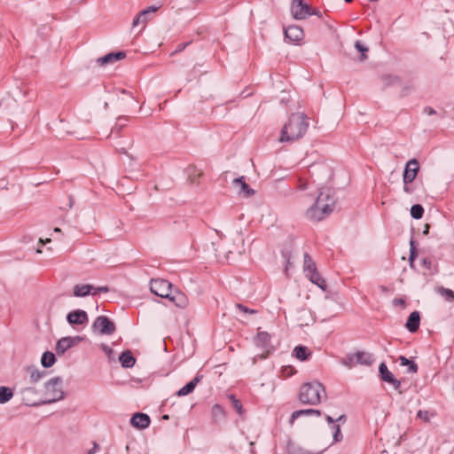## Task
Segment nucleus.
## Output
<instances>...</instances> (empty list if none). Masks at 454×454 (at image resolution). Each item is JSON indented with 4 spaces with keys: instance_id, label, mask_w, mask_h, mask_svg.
<instances>
[{
    "instance_id": "nucleus-1",
    "label": "nucleus",
    "mask_w": 454,
    "mask_h": 454,
    "mask_svg": "<svg viewBox=\"0 0 454 454\" xmlns=\"http://www.w3.org/2000/svg\"><path fill=\"white\" fill-rule=\"evenodd\" d=\"M309 121L303 113L293 114L284 124L278 141L280 143H293L301 138L307 132Z\"/></svg>"
},
{
    "instance_id": "nucleus-2",
    "label": "nucleus",
    "mask_w": 454,
    "mask_h": 454,
    "mask_svg": "<svg viewBox=\"0 0 454 454\" xmlns=\"http://www.w3.org/2000/svg\"><path fill=\"white\" fill-rule=\"evenodd\" d=\"M335 198L330 190H321L314 205L308 208L307 217L313 221H321L333 212Z\"/></svg>"
},
{
    "instance_id": "nucleus-3",
    "label": "nucleus",
    "mask_w": 454,
    "mask_h": 454,
    "mask_svg": "<svg viewBox=\"0 0 454 454\" xmlns=\"http://www.w3.org/2000/svg\"><path fill=\"white\" fill-rule=\"evenodd\" d=\"M298 396L299 401L303 404L317 405L326 398V392L321 382L314 380L302 384Z\"/></svg>"
},
{
    "instance_id": "nucleus-4",
    "label": "nucleus",
    "mask_w": 454,
    "mask_h": 454,
    "mask_svg": "<svg viewBox=\"0 0 454 454\" xmlns=\"http://www.w3.org/2000/svg\"><path fill=\"white\" fill-rule=\"evenodd\" d=\"M65 393L62 389V380L55 377L44 384L43 394L42 395V404H49L62 400Z\"/></svg>"
},
{
    "instance_id": "nucleus-5",
    "label": "nucleus",
    "mask_w": 454,
    "mask_h": 454,
    "mask_svg": "<svg viewBox=\"0 0 454 454\" xmlns=\"http://www.w3.org/2000/svg\"><path fill=\"white\" fill-rule=\"evenodd\" d=\"M303 270L305 276L309 278L313 284L317 286L323 291L326 290L327 285L325 280L321 277L317 270L315 262L307 253L304 254Z\"/></svg>"
},
{
    "instance_id": "nucleus-6",
    "label": "nucleus",
    "mask_w": 454,
    "mask_h": 454,
    "mask_svg": "<svg viewBox=\"0 0 454 454\" xmlns=\"http://www.w3.org/2000/svg\"><path fill=\"white\" fill-rule=\"evenodd\" d=\"M172 284L166 279L157 278L152 279L150 283V290L155 295L168 299L173 292Z\"/></svg>"
},
{
    "instance_id": "nucleus-7",
    "label": "nucleus",
    "mask_w": 454,
    "mask_h": 454,
    "mask_svg": "<svg viewBox=\"0 0 454 454\" xmlns=\"http://www.w3.org/2000/svg\"><path fill=\"white\" fill-rule=\"evenodd\" d=\"M108 291L109 288L106 286L96 287L90 284L75 285L73 289L75 297H85L90 294L96 295L98 293H107Z\"/></svg>"
},
{
    "instance_id": "nucleus-8",
    "label": "nucleus",
    "mask_w": 454,
    "mask_h": 454,
    "mask_svg": "<svg viewBox=\"0 0 454 454\" xmlns=\"http://www.w3.org/2000/svg\"><path fill=\"white\" fill-rule=\"evenodd\" d=\"M22 402L27 406L42 405L39 392L34 387H24L20 389Z\"/></svg>"
},
{
    "instance_id": "nucleus-9",
    "label": "nucleus",
    "mask_w": 454,
    "mask_h": 454,
    "mask_svg": "<svg viewBox=\"0 0 454 454\" xmlns=\"http://www.w3.org/2000/svg\"><path fill=\"white\" fill-rule=\"evenodd\" d=\"M92 328L102 335H111L115 331L114 324L106 316L98 317L92 325Z\"/></svg>"
},
{
    "instance_id": "nucleus-10",
    "label": "nucleus",
    "mask_w": 454,
    "mask_h": 454,
    "mask_svg": "<svg viewBox=\"0 0 454 454\" xmlns=\"http://www.w3.org/2000/svg\"><path fill=\"white\" fill-rule=\"evenodd\" d=\"M291 12L295 20H304L316 12H310V7L303 0H293Z\"/></svg>"
},
{
    "instance_id": "nucleus-11",
    "label": "nucleus",
    "mask_w": 454,
    "mask_h": 454,
    "mask_svg": "<svg viewBox=\"0 0 454 454\" xmlns=\"http://www.w3.org/2000/svg\"><path fill=\"white\" fill-rule=\"evenodd\" d=\"M419 171V163L418 160L411 159L407 161L404 172L403 175V182L406 184H411L416 178L418 173Z\"/></svg>"
},
{
    "instance_id": "nucleus-12",
    "label": "nucleus",
    "mask_w": 454,
    "mask_h": 454,
    "mask_svg": "<svg viewBox=\"0 0 454 454\" xmlns=\"http://www.w3.org/2000/svg\"><path fill=\"white\" fill-rule=\"evenodd\" d=\"M81 337H64L60 339L56 345V352L58 355H64L67 350L75 346L80 340Z\"/></svg>"
},
{
    "instance_id": "nucleus-13",
    "label": "nucleus",
    "mask_w": 454,
    "mask_h": 454,
    "mask_svg": "<svg viewBox=\"0 0 454 454\" xmlns=\"http://www.w3.org/2000/svg\"><path fill=\"white\" fill-rule=\"evenodd\" d=\"M285 36L291 43H297L303 39L304 33L301 27L296 25L288 26L285 28Z\"/></svg>"
},
{
    "instance_id": "nucleus-14",
    "label": "nucleus",
    "mask_w": 454,
    "mask_h": 454,
    "mask_svg": "<svg viewBox=\"0 0 454 454\" xmlns=\"http://www.w3.org/2000/svg\"><path fill=\"white\" fill-rule=\"evenodd\" d=\"M348 360H350V364L363 365H370L373 361L372 354L364 351H359L355 354L349 355Z\"/></svg>"
},
{
    "instance_id": "nucleus-15",
    "label": "nucleus",
    "mask_w": 454,
    "mask_h": 454,
    "mask_svg": "<svg viewBox=\"0 0 454 454\" xmlns=\"http://www.w3.org/2000/svg\"><path fill=\"white\" fill-rule=\"evenodd\" d=\"M158 9L159 7L153 5L140 12L138 16L133 20L132 27L143 25V27H145L146 23L150 20V16L155 13L158 11Z\"/></svg>"
},
{
    "instance_id": "nucleus-16",
    "label": "nucleus",
    "mask_w": 454,
    "mask_h": 454,
    "mask_svg": "<svg viewBox=\"0 0 454 454\" xmlns=\"http://www.w3.org/2000/svg\"><path fill=\"white\" fill-rule=\"evenodd\" d=\"M67 320L70 325H84L88 322V314L82 309L71 311L67 316Z\"/></svg>"
},
{
    "instance_id": "nucleus-17",
    "label": "nucleus",
    "mask_w": 454,
    "mask_h": 454,
    "mask_svg": "<svg viewBox=\"0 0 454 454\" xmlns=\"http://www.w3.org/2000/svg\"><path fill=\"white\" fill-rule=\"evenodd\" d=\"M379 372L380 373L381 379L384 381L392 384L395 390H399L401 387V382L394 377L393 373L390 371H388L387 365L384 363H381L380 364Z\"/></svg>"
},
{
    "instance_id": "nucleus-18",
    "label": "nucleus",
    "mask_w": 454,
    "mask_h": 454,
    "mask_svg": "<svg viewBox=\"0 0 454 454\" xmlns=\"http://www.w3.org/2000/svg\"><path fill=\"white\" fill-rule=\"evenodd\" d=\"M125 57L126 53L124 51L110 52L103 57L98 58L97 59V63L99 66L112 65L119 60L123 59Z\"/></svg>"
},
{
    "instance_id": "nucleus-19",
    "label": "nucleus",
    "mask_w": 454,
    "mask_h": 454,
    "mask_svg": "<svg viewBox=\"0 0 454 454\" xmlns=\"http://www.w3.org/2000/svg\"><path fill=\"white\" fill-rule=\"evenodd\" d=\"M151 419L147 414L137 412L130 419L132 427L138 429L147 428L150 425Z\"/></svg>"
},
{
    "instance_id": "nucleus-20",
    "label": "nucleus",
    "mask_w": 454,
    "mask_h": 454,
    "mask_svg": "<svg viewBox=\"0 0 454 454\" xmlns=\"http://www.w3.org/2000/svg\"><path fill=\"white\" fill-rule=\"evenodd\" d=\"M254 343L257 347L265 349L267 352L270 351V335L267 332H259L254 338Z\"/></svg>"
},
{
    "instance_id": "nucleus-21",
    "label": "nucleus",
    "mask_w": 454,
    "mask_h": 454,
    "mask_svg": "<svg viewBox=\"0 0 454 454\" xmlns=\"http://www.w3.org/2000/svg\"><path fill=\"white\" fill-rule=\"evenodd\" d=\"M168 299L169 301H171L172 302H174L176 304V306H177L179 308L184 309L188 306L187 296L184 293H182L178 290L172 292Z\"/></svg>"
},
{
    "instance_id": "nucleus-22",
    "label": "nucleus",
    "mask_w": 454,
    "mask_h": 454,
    "mask_svg": "<svg viewBox=\"0 0 454 454\" xmlns=\"http://www.w3.org/2000/svg\"><path fill=\"white\" fill-rule=\"evenodd\" d=\"M420 317L418 311H413L410 314L405 324L406 328L411 333H415L419 327Z\"/></svg>"
},
{
    "instance_id": "nucleus-23",
    "label": "nucleus",
    "mask_w": 454,
    "mask_h": 454,
    "mask_svg": "<svg viewBox=\"0 0 454 454\" xmlns=\"http://www.w3.org/2000/svg\"><path fill=\"white\" fill-rule=\"evenodd\" d=\"M202 376L197 375L192 379L190 382H188L185 386H184L182 388H180L177 392L178 396H184L189 394H191L194 388L196 387L197 384L201 380Z\"/></svg>"
},
{
    "instance_id": "nucleus-24",
    "label": "nucleus",
    "mask_w": 454,
    "mask_h": 454,
    "mask_svg": "<svg viewBox=\"0 0 454 454\" xmlns=\"http://www.w3.org/2000/svg\"><path fill=\"white\" fill-rule=\"evenodd\" d=\"M233 184L239 187V193L249 197L254 193V191L244 181V176L233 180Z\"/></svg>"
},
{
    "instance_id": "nucleus-25",
    "label": "nucleus",
    "mask_w": 454,
    "mask_h": 454,
    "mask_svg": "<svg viewBox=\"0 0 454 454\" xmlns=\"http://www.w3.org/2000/svg\"><path fill=\"white\" fill-rule=\"evenodd\" d=\"M121 366L124 368H131L136 363V359L129 350L124 351L119 357Z\"/></svg>"
},
{
    "instance_id": "nucleus-26",
    "label": "nucleus",
    "mask_w": 454,
    "mask_h": 454,
    "mask_svg": "<svg viewBox=\"0 0 454 454\" xmlns=\"http://www.w3.org/2000/svg\"><path fill=\"white\" fill-rule=\"evenodd\" d=\"M293 352L294 356L300 361H306L311 356L310 350L305 346H296Z\"/></svg>"
},
{
    "instance_id": "nucleus-27",
    "label": "nucleus",
    "mask_w": 454,
    "mask_h": 454,
    "mask_svg": "<svg viewBox=\"0 0 454 454\" xmlns=\"http://www.w3.org/2000/svg\"><path fill=\"white\" fill-rule=\"evenodd\" d=\"M311 414H315L317 417H319L321 415V411L319 410H315V409H304V410L295 411L291 415L290 424L292 425L294 422V420L297 419L298 418H300L301 416L311 415Z\"/></svg>"
},
{
    "instance_id": "nucleus-28",
    "label": "nucleus",
    "mask_w": 454,
    "mask_h": 454,
    "mask_svg": "<svg viewBox=\"0 0 454 454\" xmlns=\"http://www.w3.org/2000/svg\"><path fill=\"white\" fill-rule=\"evenodd\" d=\"M13 390L5 386H0V404H4L12 399Z\"/></svg>"
},
{
    "instance_id": "nucleus-29",
    "label": "nucleus",
    "mask_w": 454,
    "mask_h": 454,
    "mask_svg": "<svg viewBox=\"0 0 454 454\" xmlns=\"http://www.w3.org/2000/svg\"><path fill=\"white\" fill-rule=\"evenodd\" d=\"M326 449L327 447L320 451H310L302 446L294 444L289 447V451L291 454H322Z\"/></svg>"
},
{
    "instance_id": "nucleus-30",
    "label": "nucleus",
    "mask_w": 454,
    "mask_h": 454,
    "mask_svg": "<svg viewBox=\"0 0 454 454\" xmlns=\"http://www.w3.org/2000/svg\"><path fill=\"white\" fill-rule=\"evenodd\" d=\"M56 361L55 355L52 352L46 351L43 354L41 364L44 368H50Z\"/></svg>"
},
{
    "instance_id": "nucleus-31",
    "label": "nucleus",
    "mask_w": 454,
    "mask_h": 454,
    "mask_svg": "<svg viewBox=\"0 0 454 454\" xmlns=\"http://www.w3.org/2000/svg\"><path fill=\"white\" fill-rule=\"evenodd\" d=\"M354 46L356 50L361 54L358 60L364 61L365 59H367V53L369 51V48L359 40L355 42Z\"/></svg>"
},
{
    "instance_id": "nucleus-32",
    "label": "nucleus",
    "mask_w": 454,
    "mask_h": 454,
    "mask_svg": "<svg viewBox=\"0 0 454 454\" xmlns=\"http://www.w3.org/2000/svg\"><path fill=\"white\" fill-rule=\"evenodd\" d=\"M399 359L401 361V365L408 366L407 372L409 373H416L418 372V365L413 361L409 360L403 356H401Z\"/></svg>"
},
{
    "instance_id": "nucleus-33",
    "label": "nucleus",
    "mask_w": 454,
    "mask_h": 454,
    "mask_svg": "<svg viewBox=\"0 0 454 454\" xmlns=\"http://www.w3.org/2000/svg\"><path fill=\"white\" fill-rule=\"evenodd\" d=\"M212 416L215 421L222 420L224 419V411L221 405L215 404L212 407Z\"/></svg>"
},
{
    "instance_id": "nucleus-34",
    "label": "nucleus",
    "mask_w": 454,
    "mask_h": 454,
    "mask_svg": "<svg viewBox=\"0 0 454 454\" xmlns=\"http://www.w3.org/2000/svg\"><path fill=\"white\" fill-rule=\"evenodd\" d=\"M423 214H424V208L421 205L415 204L411 207V215L412 218L417 219V220L420 219V218H422Z\"/></svg>"
},
{
    "instance_id": "nucleus-35",
    "label": "nucleus",
    "mask_w": 454,
    "mask_h": 454,
    "mask_svg": "<svg viewBox=\"0 0 454 454\" xmlns=\"http://www.w3.org/2000/svg\"><path fill=\"white\" fill-rule=\"evenodd\" d=\"M438 294L443 296L448 301H454V292L449 288L440 287L438 289Z\"/></svg>"
},
{
    "instance_id": "nucleus-36",
    "label": "nucleus",
    "mask_w": 454,
    "mask_h": 454,
    "mask_svg": "<svg viewBox=\"0 0 454 454\" xmlns=\"http://www.w3.org/2000/svg\"><path fill=\"white\" fill-rule=\"evenodd\" d=\"M333 434V443H336V442H339L342 440V434L340 432V426L339 425H333L331 427Z\"/></svg>"
},
{
    "instance_id": "nucleus-37",
    "label": "nucleus",
    "mask_w": 454,
    "mask_h": 454,
    "mask_svg": "<svg viewBox=\"0 0 454 454\" xmlns=\"http://www.w3.org/2000/svg\"><path fill=\"white\" fill-rule=\"evenodd\" d=\"M312 188V184H310L307 179L300 177L298 179L297 190L299 191H307Z\"/></svg>"
},
{
    "instance_id": "nucleus-38",
    "label": "nucleus",
    "mask_w": 454,
    "mask_h": 454,
    "mask_svg": "<svg viewBox=\"0 0 454 454\" xmlns=\"http://www.w3.org/2000/svg\"><path fill=\"white\" fill-rule=\"evenodd\" d=\"M45 375V372H40V371H37V370H32L30 372V377H29V380H30V382L31 383H36L37 381H39L43 376Z\"/></svg>"
},
{
    "instance_id": "nucleus-39",
    "label": "nucleus",
    "mask_w": 454,
    "mask_h": 454,
    "mask_svg": "<svg viewBox=\"0 0 454 454\" xmlns=\"http://www.w3.org/2000/svg\"><path fill=\"white\" fill-rule=\"evenodd\" d=\"M230 400L231 401V403L237 413L241 416L244 412L241 403L233 395H230Z\"/></svg>"
},
{
    "instance_id": "nucleus-40",
    "label": "nucleus",
    "mask_w": 454,
    "mask_h": 454,
    "mask_svg": "<svg viewBox=\"0 0 454 454\" xmlns=\"http://www.w3.org/2000/svg\"><path fill=\"white\" fill-rule=\"evenodd\" d=\"M416 256H417V254H416V247L414 245V241L411 240L410 241V256H409V263H410L411 267H413Z\"/></svg>"
},
{
    "instance_id": "nucleus-41",
    "label": "nucleus",
    "mask_w": 454,
    "mask_h": 454,
    "mask_svg": "<svg viewBox=\"0 0 454 454\" xmlns=\"http://www.w3.org/2000/svg\"><path fill=\"white\" fill-rule=\"evenodd\" d=\"M417 417L425 421H429L430 419V416L427 411L419 410L417 413Z\"/></svg>"
},
{
    "instance_id": "nucleus-42",
    "label": "nucleus",
    "mask_w": 454,
    "mask_h": 454,
    "mask_svg": "<svg viewBox=\"0 0 454 454\" xmlns=\"http://www.w3.org/2000/svg\"><path fill=\"white\" fill-rule=\"evenodd\" d=\"M325 419L328 424L334 425L336 421L345 420V416L340 415L338 419H333L331 416L327 415Z\"/></svg>"
},
{
    "instance_id": "nucleus-43",
    "label": "nucleus",
    "mask_w": 454,
    "mask_h": 454,
    "mask_svg": "<svg viewBox=\"0 0 454 454\" xmlns=\"http://www.w3.org/2000/svg\"><path fill=\"white\" fill-rule=\"evenodd\" d=\"M237 309L245 313H250V314L255 313V311L254 309H250L243 306L242 304H237Z\"/></svg>"
},
{
    "instance_id": "nucleus-44",
    "label": "nucleus",
    "mask_w": 454,
    "mask_h": 454,
    "mask_svg": "<svg viewBox=\"0 0 454 454\" xmlns=\"http://www.w3.org/2000/svg\"><path fill=\"white\" fill-rule=\"evenodd\" d=\"M102 349H103V351L106 354V356L109 358L112 357V354L114 353V351H113V349L109 346H107L106 344H103L102 345Z\"/></svg>"
},
{
    "instance_id": "nucleus-45",
    "label": "nucleus",
    "mask_w": 454,
    "mask_h": 454,
    "mask_svg": "<svg viewBox=\"0 0 454 454\" xmlns=\"http://www.w3.org/2000/svg\"><path fill=\"white\" fill-rule=\"evenodd\" d=\"M99 449V445L97 442H93L92 448L86 454H96Z\"/></svg>"
},
{
    "instance_id": "nucleus-46",
    "label": "nucleus",
    "mask_w": 454,
    "mask_h": 454,
    "mask_svg": "<svg viewBox=\"0 0 454 454\" xmlns=\"http://www.w3.org/2000/svg\"><path fill=\"white\" fill-rule=\"evenodd\" d=\"M424 113L427 115H433V114H435L436 112L434 109H433L432 107L430 106H427L424 108Z\"/></svg>"
},
{
    "instance_id": "nucleus-47",
    "label": "nucleus",
    "mask_w": 454,
    "mask_h": 454,
    "mask_svg": "<svg viewBox=\"0 0 454 454\" xmlns=\"http://www.w3.org/2000/svg\"><path fill=\"white\" fill-rule=\"evenodd\" d=\"M403 192L410 194L413 191L411 189V187L410 186V184H406V183H403Z\"/></svg>"
},
{
    "instance_id": "nucleus-48",
    "label": "nucleus",
    "mask_w": 454,
    "mask_h": 454,
    "mask_svg": "<svg viewBox=\"0 0 454 454\" xmlns=\"http://www.w3.org/2000/svg\"><path fill=\"white\" fill-rule=\"evenodd\" d=\"M343 364L348 367L353 366L354 364H350V360H348V356L343 361Z\"/></svg>"
},
{
    "instance_id": "nucleus-49",
    "label": "nucleus",
    "mask_w": 454,
    "mask_h": 454,
    "mask_svg": "<svg viewBox=\"0 0 454 454\" xmlns=\"http://www.w3.org/2000/svg\"><path fill=\"white\" fill-rule=\"evenodd\" d=\"M126 121H127V120H126L125 118H119V119H118L119 125H120V126H124V125H125Z\"/></svg>"
},
{
    "instance_id": "nucleus-50",
    "label": "nucleus",
    "mask_w": 454,
    "mask_h": 454,
    "mask_svg": "<svg viewBox=\"0 0 454 454\" xmlns=\"http://www.w3.org/2000/svg\"><path fill=\"white\" fill-rule=\"evenodd\" d=\"M39 242L42 244L49 243V242H51V239H46L45 240H43V239H40Z\"/></svg>"
},
{
    "instance_id": "nucleus-51",
    "label": "nucleus",
    "mask_w": 454,
    "mask_h": 454,
    "mask_svg": "<svg viewBox=\"0 0 454 454\" xmlns=\"http://www.w3.org/2000/svg\"><path fill=\"white\" fill-rule=\"evenodd\" d=\"M291 266V262L289 260H287L286 266V271L289 270V267Z\"/></svg>"
},
{
    "instance_id": "nucleus-52",
    "label": "nucleus",
    "mask_w": 454,
    "mask_h": 454,
    "mask_svg": "<svg viewBox=\"0 0 454 454\" xmlns=\"http://www.w3.org/2000/svg\"><path fill=\"white\" fill-rule=\"evenodd\" d=\"M428 230H429V226L428 225H426L425 227V230L423 231L424 234H427L428 233Z\"/></svg>"
},
{
    "instance_id": "nucleus-53",
    "label": "nucleus",
    "mask_w": 454,
    "mask_h": 454,
    "mask_svg": "<svg viewBox=\"0 0 454 454\" xmlns=\"http://www.w3.org/2000/svg\"><path fill=\"white\" fill-rule=\"evenodd\" d=\"M60 231H61V230H60L59 228H58V227H56V228L54 229V232H60Z\"/></svg>"
},
{
    "instance_id": "nucleus-54",
    "label": "nucleus",
    "mask_w": 454,
    "mask_h": 454,
    "mask_svg": "<svg viewBox=\"0 0 454 454\" xmlns=\"http://www.w3.org/2000/svg\"><path fill=\"white\" fill-rule=\"evenodd\" d=\"M163 419H168V415H164V416H163Z\"/></svg>"
},
{
    "instance_id": "nucleus-55",
    "label": "nucleus",
    "mask_w": 454,
    "mask_h": 454,
    "mask_svg": "<svg viewBox=\"0 0 454 454\" xmlns=\"http://www.w3.org/2000/svg\"><path fill=\"white\" fill-rule=\"evenodd\" d=\"M423 262H424V264H427V259H424V260H423Z\"/></svg>"
},
{
    "instance_id": "nucleus-56",
    "label": "nucleus",
    "mask_w": 454,
    "mask_h": 454,
    "mask_svg": "<svg viewBox=\"0 0 454 454\" xmlns=\"http://www.w3.org/2000/svg\"><path fill=\"white\" fill-rule=\"evenodd\" d=\"M352 0H345V2L347 3H350Z\"/></svg>"
}]
</instances>
